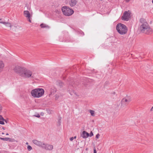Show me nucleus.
I'll use <instances>...</instances> for the list:
<instances>
[{"instance_id":"nucleus-1","label":"nucleus","mask_w":153,"mask_h":153,"mask_svg":"<svg viewBox=\"0 0 153 153\" xmlns=\"http://www.w3.org/2000/svg\"><path fill=\"white\" fill-rule=\"evenodd\" d=\"M140 30L142 33L147 34H150L152 33V30L149 26L148 24L144 19L140 20Z\"/></svg>"},{"instance_id":"nucleus-2","label":"nucleus","mask_w":153,"mask_h":153,"mask_svg":"<svg viewBox=\"0 0 153 153\" xmlns=\"http://www.w3.org/2000/svg\"><path fill=\"white\" fill-rule=\"evenodd\" d=\"M44 90L42 88H36L31 91V94L32 96L35 98H39L44 94Z\"/></svg>"},{"instance_id":"nucleus-3","label":"nucleus","mask_w":153,"mask_h":153,"mask_svg":"<svg viewBox=\"0 0 153 153\" xmlns=\"http://www.w3.org/2000/svg\"><path fill=\"white\" fill-rule=\"evenodd\" d=\"M116 28L118 32L120 34H124L127 32V28L124 24L121 23L118 24L117 25Z\"/></svg>"},{"instance_id":"nucleus-4","label":"nucleus","mask_w":153,"mask_h":153,"mask_svg":"<svg viewBox=\"0 0 153 153\" xmlns=\"http://www.w3.org/2000/svg\"><path fill=\"white\" fill-rule=\"evenodd\" d=\"M35 74L33 73L32 72L29 70H25V68L24 71L22 74L21 77L25 78H35Z\"/></svg>"},{"instance_id":"nucleus-5","label":"nucleus","mask_w":153,"mask_h":153,"mask_svg":"<svg viewBox=\"0 0 153 153\" xmlns=\"http://www.w3.org/2000/svg\"><path fill=\"white\" fill-rule=\"evenodd\" d=\"M62 10L63 13L66 16H70L72 15L74 12V11L66 6L62 7Z\"/></svg>"},{"instance_id":"nucleus-6","label":"nucleus","mask_w":153,"mask_h":153,"mask_svg":"<svg viewBox=\"0 0 153 153\" xmlns=\"http://www.w3.org/2000/svg\"><path fill=\"white\" fill-rule=\"evenodd\" d=\"M131 100V99L129 97H126L123 98L121 100V108H125Z\"/></svg>"},{"instance_id":"nucleus-7","label":"nucleus","mask_w":153,"mask_h":153,"mask_svg":"<svg viewBox=\"0 0 153 153\" xmlns=\"http://www.w3.org/2000/svg\"><path fill=\"white\" fill-rule=\"evenodd\" d=\"M25 68L20 67L19 66H16L14 68V70L15 72L21 76L24 71Z\"/></svg>"},{"instance_id":"nucleus-8","label":"nucleus","mask_w":153,"mask_h":153,"mask_svg":"<svg viewBox=\"0 0 153 153\" xmlns=\"http://www.w3.org/2000/svg\"><path fill=\"white\" fill-rule=\"evenodd\" d=\"M130 12L125 11L123 14V16L122 17L123 19L128 21L130 17Z\"/></svg>"},{"instance_id":"nucleus-9","label":"nucleus","mask_w":153,"mask_h":153,"mask_svg":"<svg viewBox=\"0 0 153 153\" xmlns=\"http://www.w3.org/2000/svg\"><path fill=\"white\" fill-rule=\"evenodd\" d=\"M33 143L36 145L42 148V146L44 145V143L42 142L38 141L36 140H33Z\"/></svg>"},{"instance_id":"nucleus-10","label":"nucleus","mask_w":153,"mask_h":153,"mask_svg":"<svg viewBox=\"0 0 153 153\" xmlns=\"http://www.w3.org/2000/svg\"><path fill=\"white\" fill-rule=\"evenodd\" d=\"M42 148L46 150H51L53 149V146L52 145L45 144L42 146Z\"/></svg>"},{"instance_id":"nucleus-11","label":"nucleus","mask_w":153,"mask_h":153,"mask_svg":"<svg viewBox=\"0 0 153 153\" xmlns=\"http://www.w3.org/2000/svg\"><path fill=\"white\" fill-rule=\"evenodd\" d=\"M81 136L83 138H85L89 136V134L85 131H83L82 134L81 135Z\"/></svg>"},{"instance_id":"nucleus-12","label":"nucleus","mask_w":153,"mask_h":153,"mask_svg":"<svg viewBox=\"0 0 153 153\" xmlns=\"http://www.w3.org/2000/svg\"><path fill=\"white\" fill-rule=\"evenodd\" d=\"M24 15L27 18H30L31 17V16L30 15L29 12L27 10L24 11Z\"/></svg>"},{"instance_id":"nucleus-13","label":"nucleus","mask_w":153,"mask_h":153,"mask_svg":"<svg viewBox=\"0 0 153 153\" xmlns=\"http://www.w3.org/2000/svg\"><path fill=\"white\" fill-rule=\"evenodd\" d=\"M77 1L76 0H71L69 4L71 7H73L76 5Z\"/></svg>"},{"instance_id":"nucleus-14","label":"nucleus","mask_w":153,"mask_h":153,"mask_svg":"<svg viewBox=\"0 0 153 153\" xmlns=\"http://www.w3.org/2000/svg\"><path fill=\"white\" fill-rule=\"evenodd\" d=\"M56 85L59 86L60 88L63 87L64 85V83L61 81L58 80L56 82Z\"/></svg>"},{"instance_id":"nucleus-15","label":"nucleus","mask_w":153,"mask_h":153,"mask_svg":"<svg viewBox=\"0 0 153 153\" xmlns=\"http://www.w3.org/2000/svg\"><path fill=\"white\" fill-rule=\"evenodd\" d=\"M4 67V64L2 61H0V72L3 70Z\"/></svg>"},{"instance_id":"nucleus-16","label":"nucleus","mask_w":153,"mask_h":153,"mask_svg":"<svg viewBox=\"0 0 153 153\" xmlns=\"http://www.w3.org/2000/svg\"><path fill=\"white\" fill-rule=\"evenodd\" d=\"M4 121H5L7 123L6 121L4 119L1 115H0V124L2 125L4 124Z\"/></svg>"},{"instance_id":"nucleus-17","label":"nucleus","mask_w":153,"mask_h":153,"mask_svg":"<svg viewBox=\"0 0 153 153\" xmlns=\"http://www.w3.org/2000/svg\"><path fill=\"white\" fill-rule=\"evenodd\" d=\"M7 27H10L11 28L12 25L9 22H3V24Z\"/></svg>"},{"instance_id":"nucleus-18","label":"nucleus","mask_w":153,"mask_h":153,"mask_svg":"<svg viewBox=\"0 0 153 153\" xmlns=\"http://www.w3.org/2000/svg\"><path fill=\"white\" fill-rule=\"evenodd\" d=\"M40 26L41 28H46L48 29L50 28V27L48 25L42 23L40 25Z\"/></svg>"},{"instance_id":"nucleus-19","label":"nucleus","mask_w":153,"mask_h":153,"mask_svg":"<svg viewBox=\"0 0 153 153\" xmlns=\"http://www.w3.org/2000/svg\"><path fill=\"white\" fill-rule=\"evenodd\" d=\"M0 139L4 141H11V139L9 138L6 137V138H2V137H0Z\"/></svg>"},{"instance_id":"nucleus-20","label":"nucleus","mask_w":153,"mask_h":153,"mask_svg":"<svg viewBox=\"0 0 153 153\" xmlns=\"http://www.w3.org/2000/svg\"><path fill=\"white\" fill-rule=\"evenodd\" d=\"M89 112L91 113V116H94V111L91 110H89Z\"/></svg>"},{"instance_id":"nucleus-21","label":"nucleus","mask_w":153,"mask_h":153,"mask_svg":"<svg viewBox=\"0 0 153 153\" xmlns=\"http://www.w3.org/2000/svg\"><path fill=\"white\" fill-rule=\"evenodd\" d=\"M55 97V99L56 100H58V99L59 97V95L58 94H56Z\"/></svg>"},{"instance_id":"nucleus-22","label":"nucleus","mask_w":153,"mask_h":153,"mask_svg":"<svg viewBox=\"0 0 153 153\" xmlns=\"http://www.w3.org/2000/svg\"><path fill=\"white\" fill-rule=\"evenodd\" d=\"M27 149L29 151H30L32 149V148L31 146L28 145L27 146Z\"/></svg>"},{"instance_id":"nucleus-23","label":"nucleus","mask_w":153,"mask_h":153,"mask_svg":"<svg viewBox=\"0 0 153 153\" xmlns=\"http://www.w3.org/2000/svg\"><path fill=\"white\" fill-rule=\"evenodd\" d=\"M93 135V134L92 133V132L91 131V132L90 133V134H89V136H90V137H91Z\"/></svg>"},{"instance_id":"nucleus-24","label":"nucleus","mask_w":153,"mask_h":153,"mask_svg":"<svg viewBox=\"0 0 153 153\" xmlns=\"http://www.w3.org/2000/svg\"><path fill=\"white\" fill-rule=\"evenodd\" d=\"M100 136V134H98L97 135H96V137L98 139L99 138Z\"/></svg>"},{"instance_id":"nucleus-25","label":"nucleus","mask_w":153,"mask_h":153,"mask_svg":"<svg viewBox=\"0 0 153 153\" xmlns=\"http://www.w3.org/2000/svg\"><path fill=\"white\" fill-rule=\"evenodd\" d=\"M74 139L73 137H71L70 138V141H72Z\"/></svg>"},{"instance_id":"nucleus-26","label":"nucleus","mask_w":153,"mask_h":153,"mask_svg":"<svg viewBox=\"0 0 153 153\" xmlns=\"http://www.w3.org/2000/svg\"><path fill=\"white\" fill-rule=\"evenodd\" d=\"M35 117H37L38 118L40 117V115H39V114H38L37 115H36V116L35 115Z\"/></svg>"},{"instance_id":"nucleus-27","label":"nucleus","mask_w":153,"mask_h":153,"mask_svg":"<svg viewBox=\"0 0 153 153\" xmlns=\"http://www.w3.org/2000/svg\"><path fill=\"white\" fill-rule=\"evenodd\" d=\"M27 19H28V21L30 22H31V20L30 19V18H27Z\"/></svg>"},{"instance_id":"nucleus-28","label":"nucleus","mask_w":153,"mask_h":153,"mask_svg":"<svg viewBox=\"0 0 153 153\" xmlns=\"http://www.w3.org/2000/svg\"><path fill=\"white\" fill-rule=\"evenodd\" d=\"M2 110V107L1 105L0 104V112L1 111V110Z\"/></svg>"},{"instance_id":"nucleus-29","label":"nucleus","mask_w":153,"mask_h":153,"mask_svg":"<svg viewBox=\"0 0 153 153\" xmlns=\"http://www.w3.org/2000/svg\"><path fill=\"white\" fill-rule=\"evenodd\" d=\"M94 153H97V152H96V149H94Z\"/></svg>"},{"instance_id":"nucleus-30","label":"nucleus","mask_w":153,"mask_h":153,"mask_svg":"<svg viewBox=\"0 0 153 153\" xmlns=\"http://www.w3.org/2000/svg\"><path fill=\"white\" fill-rule=\"evenodd\" d=\"M59 125H60V123H61V122H60V119L59 120Z\"/></svg>"},{"instance_id":"nucleus-31","label":"nucleus","mask_w":153,"mask_h":153,"mask_svg":"<svg viewBox=\"0 0 153 153\" xmlns=\"http://www.w3.org/2000/svg\"><path fill=\"white\" fill-rule=\"evenodd\" d=\"M74 139H76V136H75L74 137H73Z\"/></svg>"},{"instance_id":"nucleus-32","label":"nucleus","mask_w":153,"mask_h":153,"mask_svg":"<svg viewBox=\"0 0 153 153\" xmlns=\"http://www.w3.org/2000/svg\"><path fill=\"white\" fill-rule=\"evenodd\" d=\"M3 22H0V23L3 24Z\"/></svg>"},{"instance_id":"nucleus-33","label":"nucleus","mask_w":153,"mask_h":153,"mask_svg":"<svg viewBox=\"0 0 153 153\" xmlns=\"http://www.w3.org/2000/svg\"><path fill=\"white\" fill-rule=\"evenodd\" d=\"M130 0H126V1L127 2H129Z\"/></svg>"},{"instance_id":"nucleus-34","label":"nucleus","mask_w":153,"mask_h":153,"mask_svg":"<svg viewBox=\"0 0 153 153\" xmlns=\"http://www.w3.org/2000/svg\"><path fill=\"white\" fill-rule=\"evenodd\" d=\"M153 107H152V108H151V111H152V109H153Z\"/></svg>"},{"instance_id":"nucleus-35","label":"nucleus","mask_w":153,"mask_h":153,"mask_svg":"<svg viewBox=\"0 0 153 153\" xmlns=\"http://www.w3.org/2000/svg\"><path fill=\"white\" fill-rule=\"evenodd\" d=\"M9 135V134H8V133H7L6 134V135Z\"/></svg>"},{"instance_id":"nucleus-36","label":"nucleus","mask_w":153,"mask_h":153,"mask_svg":"<svg viewBox=\"0 0 153 153\" xmlns=\"http://www.w3.org/2000/svg\"><path fill=\"white\" fill-rule=\"evenodd\" d=\"M26 144H28V143L27 142V143H26Z\"/></svg>"},{"instance_id":"nucleus-37","label":"nucleus","mask_w":153,"mask_h":153,"mask_svg":"<svg viewBox=\"0 0 153 153\" xmlns=\"http://www.w3.org/2000/svg\"><path fill=\"white\" fill-rule=\"evenodd\" d=\"M2 134H4V133H2Z\"/></svg>"},{"instance_id":"nucleus-38","label":"nucleus","mask_w":153,"mask_h":153,"mask_svg":"<svg viewBox=\"0 0 153 153\" xmlns=\"http://www.w3.org/2000/svg\"><path fill=\"white\" fill-rule=\"evenodd\" d=\"M152 3L153 4V0L152 1Z\"/></svg>"},{"instance_id":"nucleus-39","label":"nucleus","mask_w":153,"mask_h":153,"mask_svg":"<svg viewBox=\"0 0 153 153\" xmlns=\"http://www.w3.org/2000/svg\"><path fill=\"white\" fill-rule=\"evenodd\" d=\"M86 150H87V149H86Z\"/></svg>"},{"instance_id":"nucleus-40","label":"nucleus","mask_w":153,"mask_h":153,"mask_svg":"<svg viewBox=\"0 0 153 153\" xmlns=\"http://www.w3.org/2000/svg\"><path fill=\"white\" fill-rule=\"evenodd\" d=\"M1 20V19H0V20Z\"/></svg>"},{"instance_id":"nucleus-41","label":"nucleus","mask_w":153,"mask_h":153,"mask_svg":"<svg viewBox=\"0 0 153 153\" xmlns=\"http://www.w3.org/2000/svg\"><path fill=\"white\" fill-rule=\"evenodd\" d=\"M71 94V95H72V94Z\"/></svg>"}]
</instances>
